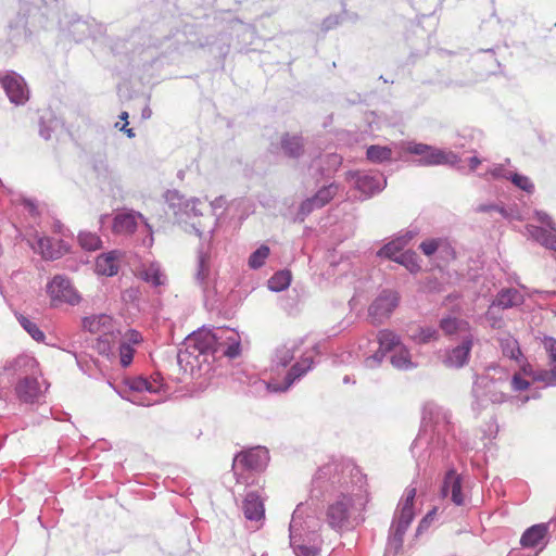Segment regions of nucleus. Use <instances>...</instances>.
Masks as SVG:
<instances>
[{
  "label": "nucleus",
  "instance_id": "nucleus-15",
  "mask_svg": "<svg viewBox=\"0 0 556 556\" xmlns=\"http://www.w3.org/2000/svg\"><path fill=\"white\" fill-rule=\"evenodd\" d=\"M47 292L53 302L75 305L80 300L70 279L62 275L53 277L47 285Z\"/></svg>",
  "mask_w": 556,
  "mask_h": 556
},
{
  "label": "nucleus",
  "instance_id": "nucleus-5",
  "mask_svg": "<svg viewBox=\"0 0 556 556\" xmlns=\"http://www.w3.org/2000/svg\"><path fill=\"white\" fill-rule=\"evenodd\" d=\"M38 362L30 355H18L8 362L1 374L2 379L14 384L16 397L24 403H36L43 395Z\"/></svg>",
  "mask_w": 556,
  "mask_h": 556
},
{
  "label": "nucleus",
  "instance_id": "nucleus-57",
  "mask_svg": "<svg viewBox=\"0 0 556 556\" xmlns=\"http://www.w3.org/2000/svg\"><path fill=\"white\" fill-rule=\"evenodd\" d=\"M442 258L450 260L455 257L454 249L447 239L443 238V244H440V250L437 252Z\"/></svg>",
  "mask_w": 556,
  "mask_h": 556
},
{
  "label": "nucleus",
  "instance_id": "nucleus-43",
  "mask_svg": "<svg viewBox=\"0 0 556 556\" xmlns=\"http://www.w3.org/2000/svg\"><path fill=\"white\" fill-rule=\"evenodd\" d=\"M366 155L374 163H382L391 159L392 150L388 147L370 146L367 149Z\"/></svg>",
  "mask_w": 556,
  "mask_h": 556
},
{
  "label": "nucleus",
  "instance_id": "nucleus-23",
  "mask_svg": "<svg viewBox=\"0 0 556 556\" xmlns=\"http://www.w3.org/2000/svg\"><path fill=\"white\" fill-rule=\"evenodd\" d=\"M194 280L203 292H206L213 282L210 254L207 251H204L203 245L199 248Z\"/></svg>",
  "mask_w": 556,
  "mask_h": 556
},
{
  "label": "nucleus",
  "instance_id": "nucleus-25",
  "mask_svg": "<svg viewBox=\"0 0 556 556\" xmlns=\"http://www.w3.org/2000/svg\"><path fill=\"white\" fill-rule=\"evenodd\" d=\"M542 343L551 359L552 368L541 372L538 378L543 380L545 386H556V339L545 337Z\"/></svg>",
  "mask_w": 556,
  "mask_h": 556
},
{
  "label": "nucleus",
  "instance_id": "nucleus-55",
  "mask_svg": "<svg viewBox=\"0 0 556 556\" xmlns=\"http://www.w3.org/2000/svg\"><path fill=\"white\" fill-rule=\"evenodd\" d=\"M432 146L425 144V143H417V142H410L407 146V152L419 155L420 157H424L425 153L430 150Z\"/></svg>",
  "mask_w": 556,
  "mask_h": 556
},
{
  "label": "nucleus",
  "instance_id": "nucleus-3",
  "mask_svg": "<svg viewBox=\"0 0 556 556\" xmlns=\"http://www.w3.org/2000/svg\"><path fill=\"white\" fill-rule=\"evenodd\" d=\"M304 340L292 339L276 348L273 364L275 367L286 368L291 362L289 370L286 372L281 381L274 380L269 387L274 391H287L296 381L301 380L315 365V357L321 353L320 345L315 344L312 349L302 350Z\"/></svg>",
  "mask_w": 556,
  "mask_h": 556
},
{
  "label": "nucleus",
  "instance_id": "nucleus-28",
  "mask_svg": "<svg viewBox=\"0 0 556 556\" xmlns=\"http://www.w3.org/2000/svg\"><path fill=\"white\" fill-rule=\"evenodd\" d=\"M523 300V295L517 289L509 288L502 289L492 303L501 309H507L521 305Z\"/></svg>",
  "mask_w": 556,
  "mask_h": 556
},
{
  "label": "nucleus",
  "instance_id": "nucleus-46",
  "mask_svg": "<svg viewBox=\"0 0 556 556\" xmlns=\"http://www.w3.org/2000/svg\"><path fill=\"white\" fill-rule=\"evenodd\" d=\"M338 192V186L330 184L320 188L314 195L323 206L330 202Z\"/></svg>",
  "mask_w": 556,
  "mask_h": 556
},
{
  "label": "nucleus",
  "instance_id": "nucleus-64",
  "mask_svg": "<svg viewBox=\"0 0 556 556\" xmlns=\"http://www.w3.org/2000/svg\"><path fill=\"white\" fill-rule=\"evenodd\" d=\"M327 157L329 160V163L333 166H338L341 164V157L338 154H328Z\"/></svg>",
  "mask_w": 556,
  "mask_h": 556
},
{
  "label": "nucleus",
  "instance_id": "nucleus-59",
  "mask_svg": "<svg viewBox=\"0 0 556 556\" xmlns=\"http://www.w3.org/2000/svg\"><path fill=\"white\" fill-rule=\"evenodd\" d=\"M142 341V336L135 329H130L125 334V341L122 343L137 344Z\"/></svg>",
  "mask_w": 556,
  "mask_h": 556
},
{
  "label": "nucleus",
  "instance_id": "nucleus-10",
  "mask_svg": "<svg viewBox=\"0 0 556 556\" xmlns=\"http://www.w3.org/2000/svg\"><path fill=\"white\" fill-rule=\"evenodd\" d=\"M377 350L367 354V352L363 353V364L366 368L374 369L380 366L387 353H393L403 346V342L401 337L390 329H382L377 333Z\"/></svg>",
  "mask_w": 556,
  "mask_h": 556
},
{
  "label": "nucleus",
  "instance_id": "nucleus-16",
  "mask_svg": "<svg viewBox=\"0 0 556 556\" xmlns=\"http://www.w3.org/2000/svg\"><path fill=\"white\" fill-rule=\"evenodd\" d=\"M354 187L369 198L381 192L387 186V179L380 173L355 172L350 174Z\"/></svg>",
  "mask_w": 556,
  "mask_h": 556
},
{
  "label": "nucleus",
  "instance_id": "nucleus-54",
  "mask_svg": "<svg viewBox=\"0 0 556 556\" xmlns=\"http://www.w3.org/2000/svg\"><path fill=\"white\" fill-rule=\"evenodd\" d=\"M435 513H437V508H433L430 511H428V514L420 520V522L417 527V530H416L417 536L422 534V532L426 531L430 527V523L432 522Z\"/></svg>",
  "mask_w": 556,
  "mask_h": 556
},
{
  "label": "nucleus",
  "instance_id": "nucleus-50",
  "mask_svg": "<svg viewBox=\"0 0 556 556\" xmlns=\"http://www.w3.org/2000/svg\"><path fill=\"white\" fill-rule=\"evenodd\" d=\"M119 361L123 367H127L131 364L134 358V349L129 343H121L118 346Z\"/></svg>",
  "mask_w": 556,
  "mask_h": 556
},
{
  "label": "nucleus",
  "instance_id": "nucleus-52",
  "mask_svg": "<svg viewBox=\"0 0 556 556\" xmlns=\"http://www.w3.org/2000/svg\"><path fill=\"white\" fill-rule=\"evenodd\" d=\"M417 236V231L415 229H406L400 231L393 238L402 245L404 249L408 245V243Z\"/></svg>",
  "mask_w": 556,
  "mask_h": 556
},
{
  "label": "nucleus",
  "instance_id": "nucleus-7",
  "mask_svg": "<svg viewBox=\"0 0 556 556\" xmlns=\"http://www.w3.org/2000/svg\"><path fill=\"white\" fill-rule=\"evenodd\" d=\"M165 199L179 224L189 226L200 238L205 233L212 237L217 219L212 215L204 216L203 208L199 207L204 204L199 199H185L176 190L167 191Z\"/></svg>",
  "mask_w": 556,
  "mask_h": 556
},
{
  "label": "nucleus",
  "instance_id": "nucleus-8",
  "mask_svg": "<svg viewBox=\"0 0 556 556\" xmlns=\"http://www.w3.org/2000/svg\"><path fill=\"white\" fill-rule=\"evenodd\" d=\"M415 488H407L405 490L403 497L401 498L397 508L394 513V517L389 529L388 540L384 548V556H396L402 549L404 535L415 516Z\"/></svg>",
  "mask_w": 556,
  "mask_h": 556
},
{
  "label": "nucleus",
  "instance_id": "nucleus-34",
  "mask_svg": "<svg viewBox=\"0 0 556 556\" xmlns=\"http://www.w3.org/2000/svg\"><path fill=\"white\" fill-rule=\"evenodd\" d=\"M498 344L504 356L515 361L516 363H520L522 353L520 351L519 342L513 336L508 333L502 334L498 338Z\"/></svg>",
  "mask_w": 556,
  "mask_h": 556
},
{
  "label": "nucleus",
  "instance_id": "nucleus-30",
  "mask_svg": "<svg viewBox=\"0 0 556 556\" xmlns=\"http://www.w3.org/2000/svg\"><path fill=\"white\" fill-rule=\"evenodd\" d=\"M96 271L102 276H114L118 271V262L115 251L101 254L96 261Z\"/></svg>",
  "mask_w": 556,
  "mask_h": 556
},
{
  "label": "nucleus",
  "instance_id": "nucleus-20",
  "mask_svg": "<svg viewBox=\"0 0 556 556\" xmlns=\"http://www.w3.org/2000/svg\"><path fill=\"white\" fill-rule=\"evenodd\" d=\"M462 489V477L454 469L447 470L442 482L441 496L450 497L451 502L457 506L464 505L465 495Z\"/></svg>",
  "mask_w": 556,
  "mask_h": 556
},
{
  "label": "nucleus",
  "instance_id": "nucleus-51",
  "mask_svg": "<svg viewBox=\"0 0 556 556\" xmlns=\"http://www.w3.org/2000/svg\"><path fill=\"white\" fill-rule=\"evenodd\" d=\"M521 371L525 376L531 377L533 381L543 382V380L539 379L538 376H540L541 372L547 371L546 369H534L529 363L526 362L525 357L520 359V363H517Z\"/></svg>",
  "mask_w": 556,
  "mask_h": 556
},
{
  "label": "nucleus",
  "instance_id": "nucleus-45",
  "mask_svg": "<svg viewBox=\"0 0 556 556\" xmlns=\"http://www.w3.org/2000/svg\"><path fill=\"white\" fill-rule=\"evenodd\" d=\"M323 205L315 198V195L307 198L304 200L299 207L298 217L303 220L306 216H308L315 210L321 208Z\"/></svg>",
  "mask_w": 556,
  "mask_h": 556
},
{
  "label": "nucleus",
  "instance_id": "nucleus-22",
  "mask_svg": "<svg viewBox=\"0 0 556 556\" xmlns=\"http://www.w3.org/2000/svg\"><path fill=\"white\" fill-rule=\"evenodd\" d=\"M83 327L91 333L99 334V338L114 336L115 333L114 320L106 314L85 317L83 320Z\"/></svg>",
  "mask_w": 556,
  "mask_h": 556
},
{
  "label": "nucleus",
  "instance_id": "nucleus-48",
  "mask_svg": "<svg viewBox=\"0 0 556 556\" xmlns=\"http://www.w3.org/2000/svg\"><path fill=\"white\" fill-rule=\"evenodd\" d=\"M498 309L500 308L497 306H494V304L491 303V305L489 306V308L484 315L489 325L494 329H500L503 326V316L498 312Z\"/></svg>",
  "mask_w": 556,
  "mask_h": 556
},
{
  "label": "nucleus",
  "instance_id": "nucleus-6",
  "mask_svg": "<svg viewBox=\"0 0 556 556\" xmlns=\"http://www.w3.org/2000/svg\"><path fill=\"white\" fill-rule=\"evenodd\" d=\"M289 544L295 556H318L323 540L318 533V521L307 505L300 503L289 523Z\"/></svg>",
  "mask_w": 556,
  "mask_h": 556
},
{
  "label": "nucleus",
  "instance_id": "nucleus-14",
  "mask_svg": "<svg viewBox=\"0 0 556 556\" xmlns=\"http://www.w3.org/2000/svg\"><path fill=\"white\" fill-rule=\"evenodd\" d=\"M0 83L12 103L16 105L26 103L29 91L21 75L15 72H5L0 74Z\"/></svg>",
  "mask_w": 556,
  "mask_h": 556
},
{
  "label": "nucleus",
  "instance_id": "nucleus-13",
  "mask_svg": "<svg viewBox=\"0 0 556 556\" xmlns=\"http://www.w3.org/2000/svg\"><path fill=\"white\" fill-rule=\"evenodd\" d=\"M400 294L394 290H382L379 295L372 301L368 308L369 316L376 321H383L388 319L393 311L399 306Z\"/></svg>",
  "mask_w": 556,
  "mask_h": 556
},
{
  "label": "nucleus",
  "instance_id": "nucleus-39",
  "mask_svg": "<svg viewBox=\"0 0 556 556\" xmlns=\"http://www.w3.org/2000/svg\"><path fill=\"white\" fill-rule=\"evenodd\" d=\"M80 247L87 251H96L101 248L102 241L100 237L90 231H80L78 235Z\"/></svg>",
  "mask_w": 556,
  "mask_h": 556
},
{
  "label": "nucleus",
  "instance_id": "nucleus-38",
  "mask_svg": "<svg viewBox=\"0 0 556 556\" xmlns=\"http://www.w3.org/2000/svg\"><path fill=\"white\" fill-rule=\"evenodd\" d=\"M395 263L404 266L412 274L418 273L420 270L418 256L416 252L410 250L404 251L402 254H400Z\"/></svg>",
  "mask_w": 556,
  "mask_h": 556
},
{
  "label": "nucleus",
  "instance_id": "nucleus-29",
  "mask_svg": "<svg viewBox=\"0 0 556 556\" xmlns=\"http://www.w3.org/2000/svg\"><path fill=\"white\" fill-rule=\"evenodd\" d=\"M548 523H539L528 528L520 538V545L525 548L535 547L547 535Z\"/></svg>",
  "mask_w": 556,
  "mask_h": 556
},
{
  "label": "nucleus",
  "instance_id": "nucleus-40",
  "mask_svg": "<svg viewBox=\"0 0 556 556\" xmlns=\"http://www.w3.org/2000/svg\"><path fill=\"white\" fill-rule=\"evenodd\" d=\"M510 165V160L506 159L504 164H492L489 169L481 175L484 179L490 175L494 179H507L509 180V175L513 173L507 166Z\"/></svg>",
  "mask_w": 556,
  "mask_h": 556
},
{
  "label": "nucleus",
  "instance_id": "nucleus-12",
  "mask_svg": "<svg viewBox=\"0 0 556 556\" xmlns=\"http://www.w3.org/2000/svg\"><path fill=\"white\" fill-rule=\"evenodd\" d=\"M540 226L529 225V235L539 243L556 252V228L551 216L545 212H536Z\"/></svg>",
  "mask_w": 556,
  "mask_h": 556
},
{
  "label": "nucleus",
  "instance_id": "nucleus-35",
  "mask_svg": "<svg viewBox=\"0 0 556 556\" xmlns=\"http://www.w3.org/2000/svg\"><path fill=\"white\" fill-rule=\"evenodd\" d=\"M129 389L136 392L159 393L163 390V383L156 380L149 381L144 378H134L128 382Z\"/></svg>",
  "mask_w": 556,
  "mask_h": 556
},
{
  "label": "nucleus",
  "instance_id": "nucleus-49",
  "mask_svg": "<svg viewBox=\"0 0 556 556\" xmlns=\"http://www.w3.org/2000/svg\"><path fill=\"white\" fill-rule=\"evenodd\" d=\"M440 244H443V238H432L422 241L419 244V249L425 255L432 256L438 252V250H440Z\"/></svg>",
  "mask_w": 556,
  "mask_h": 556
},
{
  "label": "nucleus",
  "instance_id": "nucleus-27",
  "mask_svg": "<svg viewBox=\"0 0 556 556\" xmlns=\"http://www.w3.org/2000/svg\"><path fill=\"white\" fill-rule=\"evenodd\" d=\"M440 329L446 336L462 334L463 337L472 333L471 326L467 320L452 316L444 317L440 320Z\"/></svg>",
  "mask_w": 556,
  "mask_h": 556
},
{
  "label": "nucleus",
  "instance_id": "nucleus-17",
  "mask_svg": "<svg viewBox=\"0 0 556 556\" xmlns=\"http://www.w3.org/2000/svg\"><path fill=\"white\" fill-rule=\"evenodd\" d=\"M245 519L254 523V528L260 529L265 519L264 502L257 491L247 492L241 506Z\"/></svg>",
  "mask_w": 556,
  "mask_h": 556
},
{
  "label": "nucleus",
  "instance_id": "nucleus-18",
  "mask_svg": "<svg viewBox=\"0 0 556 556\" xmlns=\"http://www.w3.org/2000/svg\"><path fill=\"white\" fill-rule=\"evenodd\" d=\"M269 462V453L263 446H256L239 453L233 459V466L250 470H263Z\"/></svg>",
  "mask_w": 556,
  "mask_h": 556
},
{
  "label": "nucleus",
  "instance_id": "nucleus-11",
  "mask_svg": "<svg viewBox=\"0 0 556 556\" xmlns=\"http://www.w3.org/2000/svg\"><path fill=\"white\" fill-rule=\"evenodd\" d=\"M475 339L473 333L463 336L457 345L446 349L441 355L442 364L451 369H459L466 366L470 358Z\"/></svg>",
  "mask_w": 556,
  "mask_h": 556
},
{
  "label": "nucleus",
  "instance_id": "nucleus-36",
  "mask_svg": "<svg viewBox=\"0 0 556 556\" xmlns=\"http://www.w3.org/2000/svg\"><path fill=\"white\" fill-rule=\"evenodd\" d=\"M403 250L404 248L392 238L377 251L376 256L395 262L400 254L404 252Z\"/></svg>",
  "mask_w": 556,
  "mask_h": 556
},
{
  "label": "nucleus",
  "instance_id": "nucleus-33",
  "mask_svg": "<svg viewBox=\"0 0 556 556\" xmlns=\"http://www.w3.org/2000/svg\"><path fill=\"white\" fill-rule=\"evenodd\" d=\"M409 339L416 344H427L438 341L440 338L439 330L431 326H416L408 330Z\"/></svg>",
  "mask_w": 556,
  "mask_h": 556
},
{
  "label": "nucleus",
  "instance_id": "nucleus-61",
  "mask_svg": "<svg viewBox=\"0 0 556 556\" xmlns=\"http://www.w3.org/2000/svg\"><path fill=\"white\" fill-rule=\"evenodd\" d=\"M39 135L45 140H49L52 135V127L46 125V123L42 119L40 121V124H39Z\"/></svg>",
  "mask_w": 556,
  "mask_h": 556
},
{
  "label": "nucleus",
  "instance_id": "nucleus-37",
  "mask_svg": "<svg viewBox=\"0 0 556 556\" xmlns=\"http://www.w3.org/2000/svg\"><path fill=\"white\" fill-rule=\"evenodd\" d=\"M17 320L22 328L37 342H42L46 338L45 333L39 329L37 324L24 315H18Z\"/></svg>",
  "mask_w": 556,
  "mask_h": 556
},
{
  "label": "nucleus",
  "instance_id": "nucleus-4",
  "mask_svg": "<svg viewBox=\"0 0 556 556\" xmlns=\"http://www.w3.org/2000/svg\"><path fill=\"white\" fill-rule=\"evenodd\" d=\"M448 409L438 405L434 402H428L422 409V426L414 440L410 448H429L431 453L443 450L452 444L454 434V424Z\"/></svg>",
  "mask_w": 556,
  "mask_h": 556
},
{
  "label": "nucleus",
  "instance_id": "nucleus-26",
  "mask_svg": "<svg viewBox=\"0 0 556 556\" xmlns=\"http://www.w3.org/2000/svg\"><path fill=\"white\" fill-rule=\"evenodd\" d=\"M280 149L290 159H299L304 153L303 138L299 135L286 132L280 138Z\"/></svg>",
  "mask_w": 556,
  "mask_h": 556
},
{
  "label": "nucleus",
  "instance_id": "nucleus-41",
  "mask_svg": "<svg viewBox=\"0 0 556 556\" xmlns=\"http://www.w3.org/2000/svg\"><path fill=\"white\" fill-rule=\"evenodd\" d=\"M270 250L266 244H262L258 247L248 260V265L251 269H258L264 264L267 257L269 256Z\"/></svg>",
  "mask_w": 556,
  "mask_h": 556
},
{
  "label": "nucleus",
  "instance_id": "nucleus-47",
  "mask_svg": "<svg viewBox=\"0 0 556 556\" xmlns=\"http://www.w3.org/2000/svg\"><path fill=\"white\" fill-rule=\"evenodd\" d=\"M476 211L479 213L497 212L504 218L515 217L514 211L511 208L507 210L505 206L498 204H480L477 206Z\"/></svg>",
  "mask_w": 556,
  "mask_h": 556
},
{
  "label": "nucleus",
  "instance_id": "nucleus-53",
  "mask_svg": "<svg viewBox=\"0 0 556 556\" xmlns=\"http://www.w3.org/2000/svg\"><path fill=\"white\" fill-rule=\"evenodd\" d=\"M73 30L72 31V35L74 36V39L76 41L78 40H81V38L86 35L87 30H88V25L86 22L84 21H80L79 18L76 20L74 23H73Z\"/></svg>",
  "mask_w": 556,
  "mask_h": 556
},
{
  "label": "nucleus",
  "instance_id": "nucleus-31",
  "mask_svg": "<svg viewBox=\"0 0 556 556\" xmlns=\"http://www.w3.org/2000/svg\"><path fill=\"white\" fill-rule=\"evenodd\" d=\"M139 277L153 287L163 286L166 280V277L161 269V265L157 262H151L148 265H142L139 270Z\"/></svg>",
  "mask_w": 556,
  "mask_h": 556
},
{
  "label": "nucleus",
  "instance_id": "nucleus-60",
  "mask_svg": "<svg viewBox=\"0 0 556 556\" xmlns=\"http://www.w3.org/2000/svg\"><path fill=\"white\" fill-rule=\"evenodd\" d=\"M338 24H339L338 16H328L323 21L321 27H323V30L327 31V30L336 27Z\"/></svg>",
  "mask_w": 556,
  "mask_h": 556
},
{
  "label": "nucleus",
  "instance_id": "nucleus-1",
  "mask_svg": "<svg viewBox=\"0 0 556 556\" xmlns=\"http://www.w3.org/2000/svg\"><path fill=\"white\" fill-rule=\"evenodd\" d=\"M313 492L327 502L325 521L336 532L355 529L365 521L369 502L366 477L346 460H331L318 468Z\"/></svg>",
  "mask_w": 556,
  "mask_h": 556
},
{
  "label": "nucleus",
  "instance_id": "nucleus-19",
  "mask_svg": "<svg viewBox=\"0 0 556 556\" xmlns=\"http://www.w3.org/2000/svg\"><path fill=\"white\" fill-rule=\"evenodd\" d=\"M139 222H143L148 230L151 231V227L142 214L132 210L122 211L113 219V231L118 235H131L136 231Z\"/></svg>",
  "mask_w": 556,
  "mask_h": 556
},
{
  "label": "nucleus",
  "instance_id": "nucleus-24",
  "mask_svg": "<svg viewBox=\"0 0 556 556\" xmlns=\"http://www.w3.org/2000/svg\"><path fill=\"white\" fill-rule=\"evenodd\" d=\"M459 157L456 153L443 149L431 147L428 152L425 153L424 157L417 161L418 165L421 166H435V165H451L454 166L459 162Z\"/></svg>",
  "mask_w": 556,
  "mask_h": 556
},
{
  "label": "nucleus",
  "instance_id": "nucleus-58",
  "mask_svg": "<svg viewBox=\"0 0 556 556\" xmlns=\"http://www.w3.org/2000/svg\"><path fill=\"white\" fill-rule=\"evenodd\" d=\"M530 386L529 380L521 377L518 374H515L511 379V387L515 391H523L527 390Z\"/></svg>",
  "mask_w": 556,
  "mask_h": 556
},
{
  "label": "nucleus",
  "instance_id": "nucleus-56",
  "mask_svg": "<svg viewBox=\"0 0 556 556\" xmlns=\"http://www.w3.org/2000/svg\"><path fill=\"white\" fill-rule=\"evenodd\" d=\"M114 338H115V334L99 338L98 342H97V350L102 354L111 353V351H112L111 340H113Z\"/></svg>",
  "mask_w": 556,
  "mask_h": 556
},
{
  "label": "nucleus",
  "instance_id": "nucleus-9",
  "mask_svg": "<svg viewBox=\"0 0 556 556\" xmlns=\"http://www.w3.org/2000/svg\"><path fill=\"white\" fill-rule=\"evenodd\" d=\"M507 379L495 380L494 376L488 371L485 375L477 378L472 387V395L475 402L472 403L473 409H482L489 403L500 404L506 400V394L503 386L506 384Z\"/></svg>",
  "mask_w": 556,
  "mask_h": 556
},
{
  "label": "nucleus",
  "instance_id": "nucleus-42",
  "mask_svg": "<svg viewBox=\"0 0 556 556\" xmlns=\"http://www.w3.org/2000/svg\"><path fill=\"white\" fill-rule=\"evenodd\" d=\"M291 282V276L289 271H278L268 280V288L271 291L280 292L286 290Z\"/></svg>",
  "mask_w": 556,
  "mask_h": 556
},
{
  "label": "nucleus",
  "instance_id": "nucleus-32",
  "mask_svg": "<svg viewBox=\"0 0 556 556\" xmlns=\"http://www.w3.org/2000/svg\"><path fill=\"white\" fill-rule=\"evenodd\" d=\"M391 365L397 370L408 371L417 367L413 361L409 349L406 345L400 346L390 357Z\"/></svg>",
  "mask_w": 556,
  "mask_h": 556
},
{
  "label": "nucleus",
  "instance_id": "nucleus-2",
  "mask_svg": "<svg viewBox=\"0 0 556 556\" xmlns=\"http://www.w3.org/2000/svg\"><path fill=\"white\" fill-rule=\"evenodd\" d=\"M240 354L241 338L235 329L203 327L185 339L177 358L180 365L185 364L192 372L197 370L199 374H208L217 357L236 358Z\"/></svg>",
  "mask_w": 556,
  "mask_h": 556
},
{
  "label": "nucleus",
  "instance_id": "nucleus-63",
  "mask_svg": "<svg viewBox=\"0 0 556 556\" xmlns=\"http://www.w3.org/2000/svg\"><path fill=\"white\" fill-rule=\"evenodd\" d=\"M225 199L223 197H219V198H216L212 203H211V210L215 213V211L217 208H222L225 204Z\"/></svg>",
  "mask_w": 556,
  "mask_h": 556
},
{
  "label": "nucleus",
  "instance_id": "nucleus-21",
  "mask_svg": "<svg viewBox=\"0 0 556 556\" xmlns=\"http://www.w3.org/2000/svg\"><path fill=\"white\" fill-rule=\"evenodd\" d=\"M34 249L45 260H58L70 251V247L63 240H54L50 237H38Z\"/></svg>",
  "mask_w": 556,
  "mask_h": 556
},
{
  "label": "nucleus",
  "instance_id": "nucleus-44",
  "mask_svg": "<svg viewBox=\"0 0 556 556\" xmlns=\"http://www.w3.org/2000/svg\"><path fill=\"white\" fill-rule=\"evenodd\" d=\"M509 180L515 187L529 194L534 192V185L528 176L518 174L517 172L513 170V173L509 175Z\"/></svg>",
  "mask_w": 556,
  "mask_h": 556
},
{
  "label": "nucleus",
  "instance_id": "nucleus-62",
  "mask_svg": "<svg viewBox=\"0 0 556 556\" xmlns=\"http://www.w3.org/2000/svg\"><path fill=\"white\" fill-rule=\"evenodd\" d=\"M481 163H482V160L479 159L478 156L469 157V160H468L469 169L472 172L476 170Z\"/></svg>",
  "mask_w": 556,
  "mask_h": 556
}]
</instances>
